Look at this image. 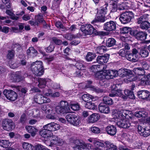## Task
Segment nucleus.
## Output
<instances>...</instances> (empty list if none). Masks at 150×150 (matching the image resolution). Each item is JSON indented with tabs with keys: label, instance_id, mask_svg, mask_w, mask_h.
I'll return each instance as SVG.
<instances>
[{
	"label": "nucleus",
	"instance_id": "obj_27",
	"mask_svg": "<svg viewBox=\"0 0 150 150\" xmlns=\"http://www.w3.org/2000/svg\"><path fill=\"white\" fill-rule=\"evenodd\" d=\"M149 15L147 14H145L140 16L137 19V23L138 24L140 25L148 21L149 19Z\"/></svg>",
	"mask_w": 150,
	"mask_h": 150
},
{
	"label": "nucleus",
	"instance_id": "obj_15",
	"mask_svg": "<svg viewBox=\"0 0 150 150\" xmlns=\"http://www.w3.org/2000/svg\"><path fill=\"white\" fill-rule=\"evenodd\" d=\"M133 71L136 75L137 77L136 79H135L134 80H141V79L144 76L143 75L144 74V69L142 68L137 67L134 68L133 69Z\"/></svg>",
	"mask_w": 150,
	"mask_h": 150
},
{
	"label": "nucleus",
	"instance_id": "obj_49",
	"mask_svg": "<svg viewBox=\"0 0 150 150\" xmlns=\"http://www.w3.org/2000/svg\"><path fill=\"white\" fill-rule=\"evenodd\" d=\"M73 110L77 111L79 110L80 108V105L78 103H71L70 104L69 107Z\"/></svg>",
	"mask_w": 150,
	"mask_h": 150
},
{
	"label": "nucleus",
	"instance_id": "obj_42",
	"mask_svg": "<svg viewBox=\"0 0 150 150\" xmlns=\"http://www.w3.org/2000/svg\"><path fill=\"white\" fill-rule=\"evenodd\" d=\"M139 26L142 29L146 30L150 28V23L147 21L141 24Z\"/></svg>",
	"mask_w": 150,
	"mask_h": 150
},
{
	"label": "nucleus",
	"instance_id": "obj_43",
	"mask_svg": "<svg viewBox=\"0 0 150 150\" xmlns=\"http://www.w3.org/2000/svg\"><path fill=\"white\" fill-rule=\"evenodd\" d=\"M95 57L96 56L94 54L89 52L86 55V59L87 61L90 62L92 61L93 59L95 58Z\"/></svg>",
	"mask_w": 150,
	"mask_h": 150
},
{
	"label": "nucleus",
	"instance_id": "obj_58",
	"mask_svg": "<svg viewBox=\"0 0 150 150\" xmlns=\"http://www.w3.org/2000/svg\"><path fill=\"white\" fill-rule=\"evenodd\" d=\"M11 48L13 49L16 48L17 50H19L21 49V45L18 43H13L12 45Z\"/></svg>",
	"mask_w": 150,
	"mask_h": 150
},
{
	"label": "nucleus",
	"instance_id": "obj_47",
	"mask_svg": "<svg viewBox=\"0 0 150 150\" xmlns=\"http://www.w3.org/2000/svg\"><path fill=\"white\" fill-rule=\"evenodd\" d=\"M6 98L11 101L15 100L17 98V94H4Z\"/></svg>",
	"mask_w": 150,
	"mask_h": 150
},
{
	"label": "nucleus",
	"instance_id": "obj_44",
	"mask_svg": "<svg viewBox=\"0 0 150 150\" xmlns=\"http://www.w3.org/2000/svg\"><path fill=\"white\" fill-rule=\"evenodd\" d=\"M22 74V72L21 71H18L16 72L14 76L17 79L16 81H20L24 77V76H23Z\"/></svg>",
	"mask_w": 150,
	"mask_h": 150
},
{
	"label": "nucleus",
	"instance_id": "obj_33",
	"mask_svg": "<svg viewBox=\"0 0 150 150\" xmlns=\"http://www.w3.org/2000/svg\"><path fill=\"white\" fill-rule=\"evenodd\" d=\"M105 144L106 145V150H118L116 146L110 142L107 141Z\"/></svg>",
	"mask_w": 150,
	"mask_h": 150
},
{
	"label": "nucleus",
	"instance_id": "obj_56",
	"mask_svg": "<svg viewBox=\"0 0 150 150\" xmlns=\"http://www.w3.org/2000/svg\"><path fill=\"white\" fill-rule=\"evenodd\" d=\"M72 40L73 41L70 43L71 45H76L80 42V39L77 36L76 38Z\"/></svg>",
	"mask_w": 150,
	"mask_h": 150
},
{
	"label": "nucleus",
	"instance_id": "obj_51",
	"mask_svg": "<svg viewBox=\"0 0 150 150\" xmlns=\"http://www.w3.org/2000/svg\"><path fill=\"white\" fill-rule=\"evenodd\" d=\"M14 54L15 51L14 50H8V53L6 55L7 58L8 59H12L13 58Z\"/></svg>",
	"mask_w": 150,
	"mask_h": 150
},
{
	"label": "nucleus",
	"instance_id": "obj_46",
	"mask_svg": "<svg viewBox=\"0 0 150 150\" xmlns=\"http://www.w3.org/2000/svg\"><path fill=\"white\" fill-rule=\"evenodd\" d=\"M103 101L105 104L111 105L113 104V101L108 96H104L103 99Z\"/></svg>",
	"mask_w": 150,
	"mask_h": 150
},
{
	"label": "nucleus",
	"instance_id": "obj_32",
	"mask_svg": "<svg viewBox=\"0 0 150 150\" xmlns=\"http://www.w3.org/2000/svg\"><path fill=\"white\" fill-rule=\"evenodd\" d=\"M12 144V143L10 142L8 140L2 139L0 140V146L3 147L8 148L11 146Z\"/></svg>",
	"mask_w": 150,
	"mask_h": 150
},
{
	"label": "nucleus",
	"instance_id": "obj_22",
	"mask_svg": "<svg viewBox=\"0 0 150 150\" xmlns=\"http://www.w3.org/2000/svg\"><path fill=\"white\" fill-rule=\"evenodd\" d=\"M100 115L98 114H93L88 117V122L90 123L95 122L100 119Z\"/></svg>",
	"mask_w": 150,
	"mask_h": 150
},
{
	"label": "nucleus",
	"instance_id": "obj_62",
	"mask_svg": "<svg viewBox=\"0 0 150 150\" xmlns=\"http://www.w3.org/2000/svg\"><path fill=\"white\" fill-rule=\"evenodd\" d=\"M91 131L93 133H98L100 132V129L98 127H92L91 128Z\"/></svg>",
	"mask_w": 150,
	"mask_h": 150
},
{
	"label": "nucleus",
	"instance_id": "obj_14",
	"mask_svg": "<svg viewBox=\"0 0 150 150\" xmlns=\"http://www.w3.org/2000/svg\"><path fill=\"white\" fill-rule=\"evenodd\" d=\"M55 108L52 107L48 108L46 111V113L47 114L46 117L50 119L54 120L57 118V115L55 114Z\"/></svg>",
	"mask_w": 150,
	"mask_h": 150
},
{
	"label": "nucleus",
	"instance_id": "obj_17",
	"mask_svg": "<svg viewBox=\"0 0 150 150\" xmlns=\"http://www.w3.org/2000/svg\"><path fill=\"white\" fill-rule=\"evenodd\" d=\"M50 146H52L53 145L57 146H61L63 144V141L62 139L56 136H52L50 139Z\"/></svg>",
	"mask_w": 150,
	"mask_h": 150
},
{
	"label": "nucleus",
	"instance_id": "obj_61",
	"mask_svg": "<svg viewBox=\"0 0 150 150\" xmlns=\"http://www.w3.org/2000/svg\"><path fill=\"white\" fill-rule=\"evenodd\" d=\"M100 66L99 64L93 65L90 67V69L92 72H96L97 71V68H100Z\"/></svg>",
	"mask_w": 150,
	"mask_h": 150
},
{
	"label": "nucleus",
	"instance_id": "obj_10",
	"mask_svg": "<svg viewBox=\"0 0 150 150\" xmlns=\"http://www.w3.org/2000/svg\"><path fill=\"white\" fill-rule=\"evenodd\" d=\"M76 145L74 150H89L86 144L82 140H76L74 142Z\"/></svg>",
	"mask_w": 150,
	"mask_h": 150
},
{
	"label": "nucleus",
	"instance_id": "obj_37",
	"mask_svg": "<svg viewBox=\"0 0 150 150\" xmlns=\"http://www.w3.org/2000/svg\"><path fill=\"white\" fill-rule=\"evenodd\" d=\"M114 71L116 75L115 77L118 76L120 77H124L126 75V72L125 70L124 69H120L118 71L115 70Z\"/></svg>",
	"mask_w": 150,
	"mask_h": 150
},
{
	"label": "nucleus",
	"instance_id": "obj_11",
	"mask_svg": "<svg viewBox=\"0 0 150 150\" xmlns=\"http://www.w3.org/2000/svg\"><path fill=\"white\" fill-rule=\"evenodd\" d=\"M13 123L10 119H4L2 121V126L5 130L10 131L13 129Z\"/></svg>",
	"mask_w": 150,
	"mask_h": 150
},
{
	"label": "nucleus",
	"instance_id": "obj_45",
	"mask_svg": "<svg viewBox=\"0 0 150 150\" xmlns=\"http://www.w3.org/2000/svg\"><path fill=\"white\" fill-rule=\"evenodd\" d=\"M63 36L64 38L69 40H74L77 38V36L76 35H73L70 33L65 34Z\"/></svg>",
	"mask_w": 150,
	"mask_h": 150
},
{
	"label": "nucleus",
	"instance_id": "obj_57",
	"mask_svg": "<svg viewBox=\"0 0 150 150\" xmlns=\"http://www.w3.org/2000/svg\"><path fill=\"white\" fill-rule=\"evenodd\" d=\"M115 85H113V86H114L115 88L113 89H112L111 90V92L112 94H122L123 92H122V90L120 89H118L115 88Z\"/></svg>",
	"mask_w": 150,
	"mask_h": 150
},
{
	"label": "nucleus",
	"instance_id": "obj_23",
	"mask_svg": "<svg viewBox=\"0 0 150 150\" xmlns=\"http://www.w3.org/2000/svg\"><path fill=\"white\" fill-rule=\"evenodd\" d=\"M106 131L108 134L113 136L116 134L117 129L114 126L109 125L106 127Z\"/></svg>",
	"mask_w": 150,
	"mask_h": 150
},
{
	"label": "nucleus",
	"instance_id": "obj_40",
	"mask_svg": "<svg viewBox=\"0 0 150 150\" xmlns=\"http://www.w3.org/2000/svg\"><path fill=\"white\" fill-rule=\"evenodd\" d=\"M73 65L75 66L76 68L79 70H83L84 68L85 67L83 62L81 61H79L75 64H73Z\"/></svg>",
	"mask_w": 150,
	"mask_h": 150
},
{
	"label": "nucleus",
	"instance_id": "obj_55",
	"mask_svg": "<svg viewBox=\"0 0 150 150\" xmlns=\"http://www.w3.org/2000/svg\"><path fill=\"white\" fill-rule=\"evenodd\" d=\"M54 48V45L52 44H50V45L45 48L46 52L47 53H50L53 51Z\"/></svg>",
	"mask_w": 150,
	"mask_h": 150
},
{
	"label": "nucleus",
	"instance_id": "obj_21",
	"mask_svg": "<svg viewBox=\"0 0 150 150\" xmlns=\"http://www.w3.org/2000/svg\"><path fill=\"white\" fill-rule=\"evenodd\" d=\"M25 129L27 132L30 134L32 137H35L38 132V129L33 126L27 125L25 127Z\"/></svg>",
	"mask_w": 150,
	"mask_h": 150
},
{
	"label": "nucleus",
	"instance_id": "obj_8",
	"mask_svg": "<svg viewBox=\"0 0 150 150\" xmlns=\"http://www.w3.org/2000/svg\"><path fill=\"white\" fill-rule=\"evenodd\" d=\"M34 99L35 101L39 104L49 103L50 101L47 94H37L34 96Z\"/></svg>",
	"mask_w": 150,
	"mask_h": 150
},
{
	"label": "nucleus",
	"instance_id": "obj_19",
	"mask_svg": "<svg viewBox=\"0 0 150 150\" xmlns=\"http://www.w3.org/2000/svg\"><path fill=\"white\" fill-rule=\"evenodd\" d=\"M109 57V55L108 54L99 56L96 58V61L98 63L100 64L106 63L108 60Z\"/></svg>",
	"mask_w": 150,
	"mask_h": 150
},
{
	"label": "nucleus",
	"instance_id": "obj_54",
	"mask_svg": "<svg viewBox=\"0 0 150 150\" xmlns=\"http://www.w3.org/2000/svg\"><path fill=\"white\" fill-rule=\"evenodd\" d=\"M6 13L7 14L11 16V18L12 19L17 20L18 18L10 10H7Z\"/></svg>",
	"mask_w": 150,
	"mask_h": 150
},
{
	"label": "nucleus",
	"instance_id": "obj_48",
	"mask_svg": "<svg viewBox=\"0 0 150 150\" xmlns=\"http://www.w3.org/2000/svg\"><path fill=\"white\" fill-rule=\"evenodd\" d=\"M85 107L89 109H95L96 108V106L94 103L90 102H87L85 104Z\"/></svg>",
	"mask_w": 150,
	"mask_h": 150
},
{
	"label": "nucleus",
	"instance_id": "obj_20",
	"mask_svg": "<svg viewBox=\"0 0 150 150\" xmlns=\"http://www.w3.org/2000/svg\"><path fill=\"white\" fill-rule=\"evenodd\" d=\"M40 134L42 137L47 140L50 139L53 136L51 132L48 129H45L40 132Z\"/></svg>",
	"mask_w": 150,
	"mask_h": 150
},
{
	"label": "nucleus",
	"instance_id": "obj_29",
	"mask_svg": "<svg viewBox=\"0 0 150 150\" xmlns=\"http://www.w3.org/2000/svg\"><path fill=\"white\" fill-rule=\"evenodd\" d=\"M82 98L83 100L85 102L88 101L90 99H91L93 101H95L98 99L97 97H94L90 94H83Z\"/></svg>",
	"mask_w": 150,
	"mask_h": 150
},
{
	"label": "nucleus",
	"instance_id": "obj_39",
	"mask_svg": "<svg viewBox=\"0 0 150 150\" xmlns=\"http://www.w3.org/2000/svg\"><path fill=\"white\" fill-rule=\"evenodd\" d=\"M108 4L106 3L105 4L103 7L100 8V9L98 11L97 13L100 14L102 15H104L106 14Z\"/></svg>",
	"mask_w": 150,
	"mask_h": 150
},
{
	"label": "nucleus",
	"instance_id": "obj_60",
	"mask_svg": "<svg viewBox=\"0 0 150 150\" xmlns=\"http://www.w3.org/2000/svg\"><path fill=\"white\" fill-rule=\"evenodd\" d=\"M94 145L96 146H99V147L103 146L104 144L101 142L100 141H99L95 139L94 142Z\"/></svg>",
	"mask_w": 150,
	"mask_h": 150
},
{
	"label": "nucleus",
	"instance_id": "obj_64",
	"mask_svg": "<svg viewBox=\"0 0 150 150\" xmlns=\"http://www.w3.org/2000/svg\"><path fill=\"white\" fill-rule=\"evenodd\" d=\"M112 8L111 10V12H114L117 11V10L118 9V6L117 5V4L112 3Z\"/></svg>",
	"mask_w": 150,
	"mask_h": 150
},
{
	"label": "nucleus",
	"instance_id": "obj_16",
	"mask_svg": "<svg viewBox=\"0 0 150 150\" xmlns=\"http://www.w3.org/2000/svg\"><path fill=\"white\" fill-rule=\"evenodd\" d=\"M116 28V24L115 22L110 21L105 23L103 25L104 30L110 31L114 30Z\"/></svg>",
	"mask_w": 150,
	"mask_h": 150
},
{
	"label": "nucleus",
	"instance_id": "obj_34",
	"mask_svg": "<svg viewBox=\"0 0 150 150\" xmlns=\"http://www.w3.org/2000/svg\"><path fill=\"white\" fill-rule=\"evenodd\" d=\"M116 40L113 38H110L106 40V45L108 47L114 46L115 45Z\"/></svg>",
	"mask_w": 150,
	"mask_h": 150
},
{
	"label": "nucleus",
	"instance_id": "obj_26",
	"mask_svg": "<svg viewBox=\"0 0 150 150\" xmlns=\"http://www.w3.org/2000/svg\"><path fill=\"white\" fill-rule=\"evenodd\" d=\"M59 105L62 108H63L67 113L69 112L70 110L69 105L67 101L64 100L61 101L59 103Z\"/></svg>",
	"mask_w": 150,
	"mask_h": 150
},
{
	"label": "nucleus",
	"instance_id": "obj_24",
	"mask_svg": "<svg viewBox=\"0 0 150 150\" xmlns=\"http://www.w3.org/2000/svg\"><path fill=\"white\" fill-rule=\"evenodd\" d=\"M99 110L101 113L108 114L110 112L109 108L104 103H101L99 106Z\"/></svg>",
	"mask_w": 150,
	"mask_h": 150
},
{
	"label": "nucleus",
	"instance_id": "obj_6",
	"mask_svg": "<svg viewBox=\"0 0 150 150\" xmlns=\"http://www.w3.org/2000/svg\"><path fill=\"white\" fill-rule=\"evenodd\" d=\"M28 23L31 26H38L40 23H42L43 25H46L45 21L43 18V15L39 14L35 17V21L30 20L28 21Z\"/></svg>",
	"mask_w": 150,
	"mask_h": 150
},
{
	"label": "nucleus",
	"instance_id": "obj_9",
	"mask_svg": "<svg viewBox=\"0 0 150 150\" xmlns=\"http://www.w3.org/2000/svg\"><path fill=\"white\" fill-rule=\"evenodd\" d=\"M105 20L106 18L104 15L97 13L95 18L91 21V23L94 25H97L98 27L99 28V23H104Z\"/></svg>",
	"mask_w": 150,
	"mask_h": 150
},
{
	"label": "nucleus",
	"instance_id": "obj_30",
	"mask_svg": "<svg viewBox=\"0 0 150 150\" xmlns=\"http://www.w3.org/2000/svg\"><path fill=\"white\" fill-rule=\"evenodd\" d=\"M150 80V73L148 74L146 76H144L141 79L140 83L141 84L144 85H147L148 81Z\"/></svg>",
	"mask_w": 150,
	"mask_h": 150
},
{
	"label": "nucleus",
	"instance_id": "obj_3",
	"mask_svg": "<svg viewBox=\"0 0 150 150\" xmlns=\"http://www.w3.org/2000/svg\"><path fill=\"white\" fill-rule=\"evenodd\" d=\"M134 16V15L132 12L126 11L120 14L119 19L122 23L125 24L130 22Z\"/></svg>",
	"mask_w": 150,
	"mask_h": 150
},
{
	"label": "nucleus",
	"instance_id": "obj_5",
	"mask_svg": "<svg viewBox=\"0 0 150 150\" xmlns=\"http://www.w3.org/2000/svg\"><path fill=\"white\" fill-rule=\"evenodd\" d=\"M80 30L83 33V36L91 35L96 31V30L90 24H86L82 25L80 28Z\"/></svg>",
	"mask_w": 150,
	"mask_h": 150
},
{
	"label": "nucleus",
	"instance_id": "obj_13",
	"mask_svg": "<svg viewBox=\"0 0 150 150\" xmlns=\"http://www.w3.org/2000/svg\"><path fill=\"white\" fill-rule=\"evenodd\" d=\"M138 133L141 136L147 137L150 135V127L144 128L140 126L138 127Z\"/></svg>",
	"mask_w": 150,
	"mask_h": 150
},
{
	"label": "nucleus",
	"instance_id": "obj_18",
	"mask_svg": "<svg viewBox=\"0 0 150 150\" xmlns=\"http://www.w3.org/2000/svg\"><path fill=\"white\" fill-rule=\"evenodd\" d=\"M43 128L45 129H48L51 132L59 129L60 128V125L51 122L44 125Z\"/></svg>",
	"mask_w": 150,
	"mask_h": 150
},
{
	"label": "nucleus",
	"instance_id": "obj_52",
	"mask_svg": "<svg viewBox=\"0 0 150 150\" xmlns=\"http://www.w3.org/2000/svg\"><path fill=\"white\" fill-rule=\"evenodd\" d=\"M12 88H16V89L18 91H20L21 90V92L23 93H25L27 91V89L25 88H21V87L19 86H11Z\"/></svg>",
	"mask_w": 150,
	"mask_h": 150
},
{
	"label": "nucleus",
	"instance_id": "obj_31",
	"mask_svg": "<svg viewBox=\"0 0 150 150\" xmlns=\"http://www.w3.org/2000/svg\"><path fill=\"white\" fill-rule=\"evenodd\" d=\"M38 52L33 47H30L27 50V53L28 55H32L33 57L36 56L38 54Z\"/></svg>",
	"mask_w": 150,
	"mask_h": 150
},
{
	"label": "nucleus",
	"instance_id": "obj_4",
	"mask_svg": "<svg viewBox=\"0 0 150 150\" xmlns=\"http://www.w3.org/2000/svg\"><path fill=\"white\" fill-rule=\"evenodd\" d=\"M130 34L138 40L142 41L146 38L147 34L144 31H139L137 30H132Z\"/></svg>",
	"mask_w": 150,
	"mask_h": 150
},
{
	"label": "nucleus",
	"instance_id": "obj_36",
	"mask_svg": "<svg viewBox=\"0 0 150 150\" xmlns=\"http://www.w3.org/2000/svg\"><path fill=\"white\" fill-rule=\"evenodd\" d=\"M125 58L128 60L133 62H137L138 60L137 57L134 56L132 53L127 54Z\"/></svg>",
	"mask_w": 150,
	"mask_h": 150
},
{
	"label": "nucleus",
	"instance_id": "obj_53",
	"mask_svg": "<svg viewBox=\"0 0 150 150\" xmlns=\"http://www.w3.org/2000/svg\"><path fill=\"white\" fill-rule=\"evenodd\" d=\"M131 28L127 27H125L120 29L121 33L122 34H125L129 33L130 34Z\"/></svg>",
	"mask_w": 150,
	"mask_h": 150
},
{
	"label": "nucleus",
	"instance_id": "obj_25",
	"mask_svg": "<svg viewBox=\"0 0 150 150\" xmlns=\"http://www.w3.org/2000/svg\"><path fill=\"white\" fill-rule=\"evenodd\" d=\"M90 88V89L97 93H107L106 91L104 89H101L99 88L94 86L91 87L90 85H86L85 86V88Z\"/></svg>",
	"mask_w": 150,
	"mask_h": 150
},
{
	"label": "nucleus",
	"instance_id": "obj_7",
	"mask_svg": "<svg viewBox=\"0 0 150 150\" xmlns=\"http://www.w3.org/2000/svg\"><path fill=\"white\" fill-rule=\"evenodd\" d=\"M66 118L68 122L74 126L79 125L80 122L79 117L75 115H67Z\"/></svg>",
	"mask_w": 150,
	"mask_h": 150
},
{
	"label": "nucleus",
	"instance_id": "obj_35",
	"mask_svg": "<svg viewBox=\"0 0 150 150\" xmlns=\"http://www.w3.org/2000/svg\"><path fill=\"white\" fill-rule=\"evenodd\" d=\"M96 50L97 53L101 54L106 52L107 49L105 46L102 45L97 47Z\"/></svg>",
	"mask_w": 150,
	"mask_h": 150
},
{
	"label": "nucleus",
	"instance_id": "obj_59",
	"mask_svg": "<svg viewBox=\"0 0 150 150\" xmlns=\"http://www.w3.org/2000/svg\"><path fill=\"white\" fill-rule=\"evenodd\" d=\"M52 40L54 43L57 45H60L62 44V41L57 38H52Z\"/></svg>",
	"mask_w": 150,
	"mask_h": 150
},
{
	"label": "nucleus",
	"instance_id": "obj_2",
	"mask_svg": "<svg viewBox=\"0 0 150 150\" xmlns=\"http://www.w3.org/2000/svg\"><path fill=\"white\" fill-rule=\"evenodd\" d=\"M31 68L33 73L37 76H40L43 74L42 62L41 61H38L31 64Z\"/></svg>",
	"mask_w": 150,
	"mask_h": 150
},
{
	"label": "nucleus",
	"instance_id": "obj_50",
	"mask_svg": "<svg viewBox=\"0 0 150 150\" xmlns=\"http://www.w3.org/2000/svg\"><path fill=\"white\" fill-rule=\"evenodd\" d=\"M39 83L38 86L41 88H44L45 86L46 81L45 80L43 79H39Z\"/></svg>",
	"mask_w": 150,
	"mask_h": 150
},
{
	"label": "nucleus",
	"instance_id": "obj_41",
	"mask_svg": "<svg viewBox=\"0 0 150 150\" xmlns=\"http://www.w3.org/2000/svg\"><path fill=\"white\" fill-rule=\"evenodd\" d=\"M55 112L58 114H64L67 113L63 108H62L59 105L56 106L55 108Z\"/></svg>",
	"mask_w": 150,
	"mask_h": 150
},
{
	"label": "nucleus",
	"instance_id": "obj_38",
	"mask_svg": "<svg viewBox=\"0 0 150 150\" xmlns=\"http://www.w3.org/2000/svg\"><path fill=\"white\" fill-rule=\"evenodd\" d=\"M22 147L24 150H33L34 147L30 143L27 142H24L22 144Z\"/></svg>",
	"mask_w": 150,
	"mask_h": 150
},
{
	"label": "nucleus",
	"instance_id": "obj_1",
	"mask_svg": "<svg viewBox=\"0 0 150 150\" xmlns=\"http://www.w3.org/2000/svg\"><path fill=\"white\" fill-rule=\"evenodd\" d=\"M127 111L123 110L120 111L114 110L112 112L113 118L117 120L116 124L120 127L127 128L130 126V123L129 120L126 118L127 116Z\"/></svg>",
	"mask_w": 150,
	"mask_h": 150
},
{
	"label": "nucleus",
	"instance_id": "obj_12",
	"mask_svg": "<svg viewBox=\"0 0 150 150\" xmlns=\"http://www.w3.org/2000/svg\"><path fill=\"white\" fill-rule=\"evenodd\" d=\"M114 71L107 70L104 71L101 73L100 77L105 79H112L114 77H115Z\"/></svg>",
	"mask_w": 150,
	"mask_h": 150
},
{
	"label": "nucleus",
	"instance_id": "obj_28",
	"mask_svg": "<svg viewBox=\"0 0 150 150\" xmlns=\"http://www.w3.org/2000/svg\"><path fill=\"white\" fill-rule=\"evenodd\" d=\"M139 54L143 57H146L148 56L149 52L146 47H142L140 49Z\"/></svg>",
	"mask_w": 150,
	"mask_h": 150
},
{
	"label": "nucleus",
	"instance_id": "obj_63",
	"mask_svg": "<svg viewBox=\"0 0 150 150\" xmlns=\"http://www.w3.org/2000/svg\"><path fill=\"white\" fill-rule=\"evenodd\" d=\"M9 65L10 68L14 69L18 67L19 64L17 63H14V62H10Z\"/></svg>",
	"mask_w": 150,
	"mask_h": 150
}]
</instances>
